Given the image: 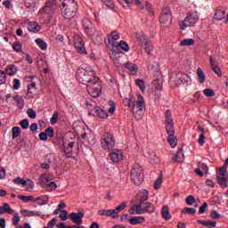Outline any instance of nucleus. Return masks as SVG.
<instances>
[{
	"instance_id": "14",
	"label": "nucleus",
	"mask_w": 228,
	"mask_h": 228,
	"mask_svg": "<svg viewBox=\"0 0 228 228\" xmlns=\"http://www.w3.org/2000/svg\"><path fill=\"white\" fill-rule=\"evenodd\" d=\"M109 156L112 163H120V161L124 159V154L122 153V151L118 149L110 150Z\"/></svg>"
},
{
	"instance_id": "54",
	"label": "nucleus",
	"mask_w": 228,
	"mask_h": 228,
	"mask_svg": "<svg viewBox=\"0 0 228 228\" xmlns=\"http://www.w3.org/2000/svg\"><path fill=\"white\" fill-rule=\"evenodd\" d=\"M203 94L206 95V97H215V91L211 88L205 89Z\"/></svg>"
},
{
	"instance_id": "29",
	"label": "nucleus",
	"mask_w": 228,
	"mask_h": 228,
	"mask_svg": "<svg viewBox=\"0 0 228 228\" xmlns=\"http://www.w3.org/2000/svg\"><path fill=\"white\" fill-rule=\"evenodd\" d=\"M161 215L164 220H170V218H172V215H170V209L168 208V206L162 207Z\"/></svg>"
},
{
	"instance_id": "17",
	"label": "nucleus",
	"mask_w": 228,
	"mask_h": 228,
	"mask_svg": "<svg viewBox=\"0 0 228 228\" xmlns=\"http://www.w3.org/2000/svg\"><path fill=\"white\" fill-rule=\"evenodd\" d=\"M226 12H227V7H222V6L217 7L216 10V13L214 15V19H216V20H224V19H225Z\"/></svg>"
},
{
	"instance_id": "24",
	"label": "nucleus",
	"mask_w": 228,
	"mask_h": 228,
	"mask_svg": "<svg viewBox=\"0 0 228 228\" xmlns=\"http://www.w3.org/2000/svg\"><path fill=\"white\" fill-rule=\"evenodd\" d=\"M15 211L10 207L8 203H4L2 207H0V215H13Z\"/></svg>"
},
{
	"instance_id": "13",
	"label": "nucleus",
	"mask_w": 228,
	"mask_h": 228,
	"mask_svg": "<svg viewBox=\"0 0 228 228\" xmlns=\"http://www.w3.org/2000/svg\"><path fill=\"white\" fill-rule=\"evenodd\" d=\"M56 8H58V0H48L43 8V12L47 15H53L56 12Z\"/></svg>"
},
{
	"instance_id": "53",
	"label": "nucleus",
	"mask_w": 228,
	"mask_h": 228,
	"mask_svg": "<svg viewBox=\"0 0 228 228\" xmlns=\"http://www.w3.org/2000/svg\"><path fill=\"white\" fill-rule=\"evenodd\" d=\"M59 218H61L62 222L69 220V212H67V210H61V214L59 215Z\"/></svg>"
},
{
	"instance_id": "6",
	"label": "nucleus",
	"mask_w": 228,
	"mask_h": 228,
	"mask_svg": "<svg viewBox=\"0 0 228 228\" xmlns=\"http://www.w3.org/2000/svg\"><path fill=\"white\" fill-rule=\"evenodd\" d=\"M130 215H143V213H154V207L150 202H144L142 204L134 205L129 209Z\"/></svg>"
},
{
	"instance_id": "18",
	"label": "nucleus",
	"mask_w": 228,
	"mask_h": 228,
	"mask_svg": "<svg viewBox=\"0 0 228 228\" xmlns=\"http://www.w3.org/2000/svg\"><path fill=\"white\" fill-rule=\"evenodd\" d=\"M216 179L217 184H219L220 188H222L223 190H225V188H227L228 175H216Z\"/></svg>"
},
{
	"instance_id": "4",
	"label": "nucleus",
	"mask_w": 228,
	"mask_h": 228,
	"mask_svg": "<svg viewBox=\"0 0 228 228\" xmlns=\"http://www.w3.org/2000/svg\"><path fill=\"white\" fill-rule=\"evenodd\" d=\"M82 27L85 33L87 34L88 37H91V38H96V40H101V35L99 34V31H97L95 25H94V23H92L88 18L83 19Z\"/></svg>"
},
{
	"instance_id": "8",
	"label": "nucleus",
	"mask_w": 228,
	"mask_h": 228,
	"mask_svg": "<svg viewBox=\"0 0 228 228\" xmlns=\"http://www.w3.org/2000/svg\"><path fill=\"white\" fill-rule=\"evenodd\" d=\"M131 180L133 181L134 184L136 186H140L142 183H143V170L142 169V167L135 165L131 170L130 173Z\"/></svg>"
},
{
	"instance_id": "60",
	"label": "nucleus",
	"mask_w": 228,
	"mask_h": 228,
	"mask_svg": "<svg viewBox=\"0 0 228 228\" xmlns=\"http://www.w3.org/2000/svg\"><path fill=\"white\" fill-rule=\"evenodd\" d=\"M6 83V73L0 69V85Z\"/></svg>"
},
{
	"instance_id": "46",
	"label": "nucleus",
	"mask_w": 228,
	"mask_h": 228,
	"mask_svg": "<svg viewBox=\"0 0 228 228\" xmlns=\"http://www.w3.org/2000/svg\"><path fill=\"white\" fill-rule=\"evenodd\" d=\"M143 47L147 54L149 55L152 54V51H154V47L152 46V44H151V42L144 45Z\"/></svg>"
},
{
	"instance_id": "27",
	"label": "nucleus",
	"mask_w": 228,
	"mask_h": 228,
	"mask_svg": "<svg viewBox=\"0 0 228 228\" xmlns=\"http://www.w3.org/2000/svg\"><path fill=\"white\" fill-rule=\"evenodd\" d=\"M17 72H19V68H17V66H15L14 64H10L5 69V73L8 74V76H15Z\"/></svg>"
},
{
	"instance_id": "47",
	"label": "nucleus",
	"mask_w": 228,
	"mask_h": 228,
	"mask_svg": "<svg viewBox=\"0 0 228 228\" xmlns=\"http://www.w3.org/2000/svg\"><path fill=\"white\" fill-rule=\"evenodd\" d=\"M118 45H119L120 49L125 51V53H129V45H127V43L126 41L121 40L118 43Z\"/></svg>"
},
{
	"instance_id": "43",
	"label": "nucleus",
	"mask_w": 228,
	"mask_h": 228,
	"mask_svg": "<svg viewBox=\"0 0 228 228\" xmlns=\"http://www.w3.org/2000/svg\"><path fill=\"white\" fill-rule=\"evenodd\" d=\"M198 167L200 170H202L204 172L205 175H208V174H209V167H208V165L200 162L198 164Z\"/></svg>"
},
{
	"instance_id": "1",
	"label": "nucleus",
	"mask_w": 228,
	"mask_h": 228,
	"mask_svg": "<svg viewBox=\"0 0 228 228\" xmlns=\"http://www.w3.org/2000/svg\"><path fill=\"white\" fill-rule=\"evenodd\" d=\"M76 76L78 83H81L82 85H86V86H88L92 83L99 81V77L95 75V71H88L83 68L77 70Z\"/></svg>"
},
{
	"instance_id": "25",
	"label": "nucleus",
	"mask_w": 228,
	"mask_h": 228,
	"mask_svg": "<svg viewBox=\"0 0 228 228\" xmlns=\"http://www.w3.org/2000/svg\"><path fill=\"white\" fill-rule=\"evenodd\" d=\"M20 214L22 215V216H42V213L37 210L24 209L20 211Z\"/></svg>"
},
{
	"instance_id": "32",
	"label": "nucleus",
	"mask_w": 228,
	"mask_h": 228,
	"mask_svg": "<svg viewBox=\"0 0 228 228\" xmlns=\"http://www.w3.org/2000/svg\"><path fill=\"white\" fill-rule=\"evenodd\" d=\"M28 31H32L33 33H37L40 29V26L38 23L35 21H29L28 23Z\"/></svg>"
},
{
	"instance_id": "10",
	"label": "nucleus",
	"mask_w": 228,
	"mask_h": 228,
	"mask_svg": "<svg viewBox=\"0 0 228 228\" xmlns=\"http://www.w3.org/2000/svg\"><path fill=\"white\" fill-rule=\"evenodd\" d=\"M159 21L167 26H170V24H172V12H170V7L167 5L163 6L160 12Z\"/></svg>"
},
{
	"instance_id": "31",
	"label": "nucleus",
	"mask_w": 228,
	"mask_h": 228,
	"mask_svg": "<svg viewBox=\"0 0 228 228\" xmlns=\"http://www.w3.org/2000/svg\"><path fill=\"white\" fill-rule=\"evenodd\" d=\"M197 77L199 83L201 85L206 83V74H204V70H202L200 68L197 69Z\"/></svg>"
},
{
	"instance_id": "39",
	"label": "nucleus",
	"mask_w": 228,
	"mask_h": 228,
	"mask_svg": "<svg viewBox=\"0 0 228 228\" xmlns=\"http://www.w3.org/2000/svg\"><path fill=\"white\" fill-rule=\"evenodd\" d=\"M47 183H49V177H47L45 175H42L39 177V184H41L43 188H45L48 184Z\"/></svg>"
},
{
	"instance_id": "41",
	"label": "nucleus",
	"mask_w": 228,
	"mask_h": 228,
	"mask_svg": "<svg viewBox=\"0 0 228 228\" xmlns=\"http://www.w3.org/2000/svg\"><path fill=\"white\" fill-rule=\"evenodd\" d=\"M36 44L42 51H45L47 49V43L40 38L36 39Z\"/></svg>"
},
{
	"instance_id": "52",
	"label": "nucleus",
	"mask_w": 228,
	"mask_h": 228,
	"mask_svg": "<svg viewBox=\"0 0 228 228\" xmlns=\"http://www.w3.org/2000/svg\"><path fill=\"white\" fill-rule=\"evenodd\" d=\"M216 175H228L227 166L224 165L223 167H219V171L216 173Z\"/></svg>"
},
{
	"instance_id": "59",
	"label": "nucleus",
	"mask_w": 228,
	"mask_h": 228,
	"mask_svg": "<svg viewBox=\"0 0 228 228\" xmlns=\"http://www.w3.org/2000/svg\"><path fill=\"white\" fill-rule=\"evenodd\" d=\"M20 126L22 129H28L29 127V120L23 119L20 121Z\"/></svg>"
},
{
	"instance_id": "35",
	"label": "nucleus",
	"mask_w": 228,
	"mask_h": 228,
	"mask_svg": "<svg viewBox=\"0 0 228 228\" xmlns=\"http://www.w3.org/2000/svg\"><path fill=\"white\" fill-rule=\"evenodd\" d=\"M13 101L16 102V104L20 110H23L24 108V100L20 95H16L13 97Z\"/></svg>"
},
{
	"instance_id": "12",
	"label": "nucleus",
	"mask_w": 228,
	"mask_h": 228,
	"mask_svg": "<svg viewBox=\"0 0 228 228\" xmlns=\"http://www.w3.org/2000/svg\"><path fill=\"white\" fill-rule=\"evenodd\" d=\"M74 45L79 54H87L86 49L85 48V41H83V37L76 35L74 36Z\"/></svg>"
},
{
	"instance_id": "34",
	"label": "nucleus",
	"mask_w": 228,
	"mask_h": 228,
	"mask_svg": "<svg viewBox=\"0 0 228 228\" xmlns=\"http://www.w3.org/2000/svg\"><path fill=\"white\" fill-rule=\"evenodd\" d=\"M167 142H168L169 145H171L172 148H174V147H175V145H177V138H175V134H168Z\"/></svg>"
},
{
	"instance_id": "30",
	"label": "nucleus",
	"mask_w": 228,
	"mask_h": 228,
	"mask_svg": "<svg viewBox=\"0 0 228 228\" xmlns=\"http://www.w3.org/2000/svg\"><path fill=\"white\" fill-rule=\"evenodd\" d=\"M86 106L89 111V115L94 114V108H97V106H95V102L92 101L91 99H87L86 101Z\"/></svg>"
},
{
	"instance_id": "23",
	"label": "nucleus",
	"mask_w": 228,
	"mask_h": 228,
	"mask_svg": "<svg viewBox=\"0 0 228 228\" xmlns=\"http://www.w3.org/2000/svg\"><path fill=\"white\" fill-rule=\"evenodd\" d=\"M135 38L139 44V45H147V44H149V39L147 38V36L143 35V34H140V33H136L135 34Z\"/></svg>"
},
{
	"instance_id": "40",
	"label": "nucleus",
	"mask_w": 228,
	"mask_h": 228,
	"mask_svg": "<svg viewBox=\"0 0 228 228\" xmlns=\"http://www.w3.org/2000/svg\"><path fill=\"white\" fill-rule=\"evenodd\" d=\"M152 86L154 90H157L158 92H161V90H163V84L159 82V79L153 80Z\"/></svg>"
},
{
	"instance_id": "11",
	"label": "nucleus",
	"mask_w": 228,
	"mask_h": 228,
	"mask_svg": "<svg viewBox=\"0 0 228 228\" xmlns=\"http://www.w3.org/2000/svg\"><path fill=\"white\" fill-rule=\"evenodd\" d=\"M166 131L167 134H175V128L174 127V120L172 119L170 110L166 111Z\"/></svg>"
},
{
	"instance_id": "50",
	"label": "nucleus",
	"mask_w": 228,
	"mask_h": 228,
	"mask_svg": "<svg viewBox=\"0 0 228 228\" xmlns=\"http://www.w3.org/2000/svg\"><path fill=\"white\" fill-rule=\"evenodd\" d=\"M12 49L16 52V53H20V51H22V45L20 44V42L16 41L13 43L12 45Z\"/></svg>"
},
{
	"instance_id": "3",
	"label": "nucleus",
	"mask_w": 228,
	"mask_h": 228,
	"mask_svg": "<svg viewBox=\"0 0 228 228\" xmlns=\"http://www.w3.org/2000/svg\"><path fill=\"white\" fill-rule=\"evenodd\" d=\"M199 22L197 11H189L184 20L180 23V29L184 31L187 28H193Z\"/></svg>"
},
{
	"instance_id": "48",
	"label": "nucleus",
	"mask_w": 228,
	"mask_h": 228,
	"mask_svg": "<svg viewBox=\"0 0 228 228\" xmlns=\"http://www.w3.org/2000/svg\"><path fill=\"white\" fill-rule=\"evenodd\" d=\"M135 85H137V86H139V88L142 92H143L146 88L145 81H143V79H140V78L136 79Z\"/></svg>"
},
{
	"instance_id": "21",
	"label": "nucleus",
	"mask_w": 228,
	"mask_h": 228,
	"mask_svg": "<svg viewBox=\"0 0 228 228\" xmlns=\"http://www.w3.org/2000/svg\"><path fill=\"white\" fill-rule=\"evenodd\" d=\"M124 67L132 76H135V74L138 72V66L134 63L126 62L125 63Z\"/></svg>"
},
{
	"instance_id": "20",
	"label": "nucleus",
	"mask_w": 228,
	"mask_h": 228,
	"mask_svg": "<svg viewBox=\"0 0 228 228\" xmlns=\"http://www.w3.org/2000/svg\"><path fill=\"white\" fill-rule=\"evenodd\" d=\"M148 200H149V191L147 190L140 191L139 193L137 194V200L139 202L138 204H143Z\"/></svg>"
},
{
	"instance_id": "7",
	"label": "nucleus",
	"mask_w": 228,
	"mask_h": 228,
	"mask_svg": "<svg viewBox=\"0 0 228 228\" xmlns=\"http://www.w3.org/2000/svg\"><path fill=\"white\" fill-rule=\"evenodd\" d=\"M101 146L103 151H113L115 149V136L110 132H105L101 138Z\"/></svg>"
},
{
	"instance_id": "26",
	"label": "nucleus",
	"mask_w": 228,
	"mask_h": 228,
	"mask_svg": "<svg viewBox=\"0 0 228 228\" xmlns=\"http://www.w3.org/2000/svg\"><path fill=\"white\" fill-rule=\"evenodd\" d=\"M145 222V217L143 216H134L129 219V224L131 225H140Z\"/></svg>"
},
{
	"instance_id": "44",
	"label": "nucleus",
	"mask_w": 228,
	"mask_h": 228,
	"mask_svg": "<svg viewBox=\"0 0 228 228\" xmlns=\"http://www.w3.org/2000/svg\"><path fill=\"white\" fill-rule=\"evenodd\" d=\"M12 183H14V184H21V186H26L28 184V182L26 180L20 178V176L14 178L12 180Z\"/></svg>"
},
{
	"instance_id": "45",
	"label": "nucleus",
	"mask_w": 228,
	"mask_h": 228,
	"mask_svg": "<svg viewBox=\"0 0 228 228\" xmlns=\"http://www.w3.org/2000/svg\"><path fill=\"white\" fill-rule=\"evenodd\" d=\"M18 199H20V200H23V202H29V200L35 202V196L18 195Z\"/></svg>"
},
{
	"instance_id": "61",
	"label": "nucleus",
	"mask_w": 228,
	"mask_h": 228,
	"mask_svg": "<svg viewBox=\"0 0 228 228\" xmlns=\"http://www.w3.org/2000/svg\"><path fill=\"white\" fill-rule=\"evenodd\" d=\"M33 188H35V183H33V181L28 179L27 180V187H26L27 191H31V190H33Z\"/></svg>"
},
{
	"instance_id": "42",
	"label": "nucleus",
	"mask_w": 228,
	"mask_h": 228,
	"mask_svg": "<svg viewBox=\"0 0 228 228\" xmlns=\"http://www.w3.org/2000/svg\"><path fill=\"white\" fill-rule=\"evenodd\" d=\"M12 140H15V138H19V136H20V127L13 126L12 128Z\"/></svg>"
},
{
	"instance_id": "36",
	"label": "nucleus",
	"mask_w": 228,
	"mask_h": 228,
	"mask_svg": "<svg viewBox=\"0 0 228 228\" xmlns=\"http://www.w3.org/2000/svg\"><path fill=\"white\" fill-rule=\"evenodd\" d=\"M180 45H181V47H184L186 45H195V40L193 38L183 39L180 42Z\"/></svg>"
},
{
	"instance_id": "28",
	"label": "nucleus",
	"mask_w": 228,
	"mask_h": 228,
	"mask_svg": "<svg viewBox=\"0 0 228 228\" xmlns=\"http://www.w3.org/2000/svg\"><path fill=\"white\" fill-rule=\"evenodd\" d=\"M34 202H37L38 206H44L47 202H49V196L47 195H42L36 199H34Z\"/></svg>"
},
{
	"instance_id": "16",
	"label": "nucleus",
	"mask_w": 228,
	"mask_h": 228,
	"mask_svg": "<svg viewBox=\"0 0 228 228\" xmlns=\"http://www.w3.org/2000/svg\"><path fill=\"white\" fill-rule=\"evenodd\" d=\"M210 60V67L212 70L218 76V77H222V69H220V66L218 65V62L213 59V56H209Z\"/></svg>"
},
{
	"instance_id": "49",
	"label": "nucleus",
	"mask_w": 228,
	"mask_h": 228,
	"mask_svg": "<svg viewBox=\"0 0 228 228\" xmlns=\"http://www.w3.org/2000/svg\"><path fill=\"white\" fill-rule=\"evenodd\" d=\"M45 188L47 190V191H53V190H56L58 188V185H56V183L54 182H50Z\"/></svg>"
},
{
	"instance_id": "64",
	"label": "nucleus",
	"mask_w": 228,
	"mask_h": 228,
	"mask_svg": "<svg viewBox=\"0 0 228 228\" xmlns=\"http://www.w3.org/2000/svg\"><path fill=\"white\" fill-rule=\"evenodd\" d=\"M12 88L13 90H19L20 88V80L19 78H14Z\"/></svg>"
},
{
	"instance_id": "38",
	"label": "nucleus",
	"mask_w": 228,
	"mask_h": 228,
	"mask_svg": "<svg viewBox=\"0 0 228 228\" xmlns=\"http://www.w3.org/2000/svg\"><path fill=\"white\" fill-rule=\"evenodd\" d=\"M161 184H163V175H159L158 179L153 183V188L155 190H159L161 188Z\"/></svg>"
},
{
	"instance_id": "62",
	"label": "nucleus",
	"mask_w": 228,
	"mask_h": 228,
	"mask_svg": "<svg viewBox=\"0 0 228 228\" xmlns=\"http://www.w3.org/2000/svg\"><path fill=\"white\" fill-rule=\"evenodd\" d=\"M27 114L29 118H37V112L33 109H28Z\"/></svg>"
},
{
	"instance_id": "5",
	"label": "nucleus",
	"mask_w": 228,
	"mask_h": 228,
	"mask_svg": "<svg viewBox=\"0 0 228 228\" xmlns=\"http://www.w3.org/2000/svg\"><path fill=\"white\" fill-rule=\"evenodd\" d=\"M143 110H145V100H143V96H142V94H138L137 101L133 104L131 108V111L134 118L140 120L143 115Z\"/></svg>"
},
{
	"instance_id": "57",
	"label": "nucleus",
	"mask_w": 228,
	"mask_h": 228,
	"mask_svg": "<svg viewBox=\"0 0 228 228\" xmlns=\"http://www.w3.org/2000/svg\"><path fill=\"white\" fill-rule=\"evenodd\" d=\"M185 202L188 206H193V204L195 203V197H193V195H189L185 199Z\"/></svg>"
},
{
	"instance_id": "9",
	"label": "nucleus",
	"mask_w": 228,
	"mask_h": 228,
	"mask_svg": "<svg viewBox=\"0 0 228 228\" xmlns=\"http://www.w3.org/2000/svg\"><path fill=\"white\" fill-rule=\"evenodd\" d=\"M86 90L91 97H99L101 95V92L102 91V87L101 86V81L97 80L96 82H93L87 85Z\"/></svg>"
},
{
	"instance_id": "58",
	"label": "nucleus",
	"mask_w": 228,
	"mask_h": 228,
	"mask_svg": "<svg viewBox=\"0 0 228 228\" xmlns=\"http://www.w3.org/2000/svg\"><path fill=\"white\" fill-rule=\"evenodd\" d=\"M60 117V114L58 112H54L50 119V122L52 126H54L58 122V118Z\"/></svg>"
},
{
	"instance_id": "2",
	"label": "nucleus",
	"mask_w": 228,
	"mask_h": 228,
	"mask_svg": "<svg viewBox=\"0 0 228 228\" xmlns=\"http://www.w3.org/2000/svg\"><path fill=\"white\" fill-rule=\"evenodd\" d=\"M61 6L62 17L67 20H72L77 13V4L74 0H64Z\"/></svg>"
},
{
	"instance_id": "19",
	"label": "nucleus",
	"mask_w": 228,
	"mask_h": 228,
	"mask_svg": "<svg viewBox=\"0 0 228 228\" xmlns=\"http://www.w3.org/2000/svg\"><path fill=\"white\" fill-rule=\"evenodd\" d=\"M94 117H99L100 118H108V112L101 109V107H94L93 114Z\"/></svg>"
},
{
	"instance_id": "22",
	"label": "nucleus",
	"mask_w": 228,
	"mask_h": 228,
	"mask_svg": "<svg viewBox=\"0 0 228 228\" xmlns=\"http://www.w3.org/2000/svg\"><path fill=\"white\" fill-rule=\"evenodd\" d=\"M62 147H63V151H64V153L66 154V156L68 158H70V156H72V149L74 147V142H63L62 143Z\"/></svg>"
},
{
	"instance_id": "15",
	"label": "nucleus",
	"mask_w": 228,
	"mask_h": 228,
	"mask_svg": "<svg viewBox=\"0 0 228 228\" xmlns=\"http://www.w3.org/2000/svg\"><path fill=\"white\" fill-rule=\"evenodd\" d=\"M83 216H85V214L82 212H72L69 215L71 222H73V224H77V225H81V224H83Z\"/></svg>"
},
{
	"instance_id": "51",
	"label": "nucleus",
	"mask_w": 228,
	"mask_h": 228,
	"mask_svg": "<svg viewBox=\"0 0 228 228\" xmlns=\"http://www.w3.org/2000/svg\"><path fill=\"white\" fill-rule=\"evenodd\" d=\"M182 213H187V215H195V213H197V210L193 208H183Z\"/></svg>"
},
{
	"instance_id": "33",
	"label": "nucleus",
	"mask_w": 228,
	"mask_h": 228,
	"mask_svg": "<svg viewBox=\"0 0 228 228\" xmlns=\"http://www.w3.org/2000/svg\"><path fill=\"white\" fill-rule=\"evenodd\" d=\"M175 163H183L184 161V153L183 152V150H178L175 157Z\"/></svg>"
},
{
	"instance_id": "37",
	"label": "nucleus",
	"mask_w": 228,
	"mask_h": 228,
	"mask_svg": "<svg viewBox=\"0 0 228 228\" xmlns=\"http://www.w3.org/2000/svg\"><path fill=\"white\" fill-rule=\"evenodd\" d=\"M197 224H200V225H204L205 227H216V222L213 221H202V220H198Z\"/></svg>"
},
{
	"instance_id": "55",
	"label": "nucleus",
	"mask_w": 228,
	"mask_h": 228,
	"mask_svg": "<svg viewBox=\"0 0 228 228\" xmlns=\"http://www.w3.org/2000/svg\"><path fill=\"white\" fill-rule=\"evenodd\" d=\"M45 133L46 136H49V138H53L54 136V128H53V126H49L45 130Z\"/></svg>"
},
{
	"instance_id": "56",
	"label": "nucleus",
	"mask_w": 228,
	"mask_h": 228,
	"mask_svg": "<svg viewBox=\"0 0 228 228\" xmlns=\"http://www.w3.org/2000/svg\"><path fill=\"white\" fill-rule=\"evenodd\" d=\"M38 0H25V6H27V8H33V6H35L37 4V2Z\"/></svg>"
},
{
	"instance_id": "63",
	"label": "nucleus",
	"mask_w": 228,
	"mask_h": 228,
	"mask_svg": "<svg viewBox=\"0 0 228 228\" xmlns=\"http://www.w3.org/2000/svg\"><path fill=\"white\" fill-rule=\"evenodd\" d=\"M19 222H20V216L19 214H14V216L12 217V225H19Z\"/></svg>"
}]
</instances>
